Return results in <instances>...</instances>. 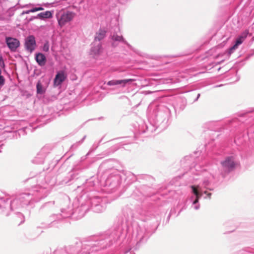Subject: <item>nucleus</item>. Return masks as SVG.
Instances as JSON below:
<instances>
[{"label": "nucleus", "mask_w": 254, "mask_h": 254, "mask_svg": "<svg viewBox=\"0 0 254 254\" xmlns=\"http://www.w3.org/2000/svg\"><path fill=\"white\" fill-rule=\"evenodd\" d=\"M238 48V47H236L234 44L232 47L230 48L228 50L229 54H231L234 52V51Z\"/></svg>", "instance_id": "obj_31"}, {"label": "nucleus", "mask_w": 254, "mask_h": 254, "mask_svg": "<svg viewBox=\"0 0 254 254\" xmlns=\"http://www.w3.org/2000/svg\"><path fill=\"white\" fill-rule=\"evenodd\" d=\"M121 231L122 228L119 227L117 229L110 230L94 243L84 245L78 243L75 246L69 247L68 253L64 250H57L54 254H91L94 251L105 248L117 241L120 237Z\"/></svg>", "instance_id": "obj_3"}, {"label": "nucleus", "mask_w": 254, "mask_h": 254, "mask_svg": "<svg viewBox=\"0 0 254 254\" xmlns=\"http://www.w3.org/2000/svg\"><path fill=\"white\" fill-rule=\"evenodd\" d=\"M86 135H84V136H83V138H82L80 141H79L78 142H77V143H78V144L79 145H80V144H81L83 142V141H84V139L86 138Z\"/></svg>", "instance_id": "obj_36"}, {"label": "nucleus", "mask_w": 254, "mask_h": 254, "mask_svg": "<svg viewBox=\"0 0 254 254\" xmlns=\"http://www.w3.org/2000/svg\"><path fill=\"white\" fill-rule=\"evenodd\" d=\"M111 39L112 41V46L116 47L118 46V43H123L128 47L131 50L133 51L134 52L138 53V51L134 49L129 44H128L123 38L122 35H118L117 33H114L111 35Z\"/></svg>", "instance_id": "obj_13"}, {"label": "nucleus", "mask_w": 254, "mask_h": 254, "mask_svg": "<svg viewBox=\"0 0 254 254\" xmlns=\"http://www.w3.org/2000/svg\"><path fill=\"white\" fill-rule=\"evenodd\" d=\"M5 43L10 51L12 52H16L20 45V41L17 39L11 37L5 38Z\"/></svg>", "instance_id": "obj_15"}, {"label": "nucleus", "mask_w": 254, "mask_h": 254, "mask_svg": "<svg viewBox=\"0 0 254 254\" xmlns=\"http://www.w3.org/2000/svg\"><path fill=\"white\" fill-rule=\"evenodd\" d=\"M76 144H77V146H78V145H79L78 144V143H76V144H73V146L76 145Z\"/></svg>", "instance_id": "obj_44"}, {"label": "nucleus", "mask_w": 254, "mask_h": 254, "mask_svg": "<svg viewBox=\"0 0 254 254\" xmlns=\"http://www.w3.org/2000/svg\"><path fill=\"white\" fill-rule=\"evenodd\" d=\"M49 48H50L49 42L47 40H46L44 42L43 45L42 46L41 49L43 52H48L49 51Z\"/></svg>", "instance_id": "obj_29"}, {"label": "nucleus", "mask_w": 254, "mask_h": 254, "mask_svg": "<svg viewBox=\"0 0 254 254\" xmlns=\"http://www.w3.org/2000/svg\"><path fill=\"white\" fill-rule=\"evenodd\" d=\"M53 17V12L50 11H46L45 12H40L38 13L36 17L34 18H39V19L44 20L47 18H50Z\"/></svg>", "instance_id": "obj_25"}, {"label": "nucleus", "mask_w": 254, "mask_h": 254, "mask_svg": "<svg viewBox=\"0 0 254 254\" xmlns=\"http://www.w3.org/2000/svg\"><path fill=\"white\" fill-rule=\"evenodd\" d=\"M5 65L4 64V61L3 60V58L0 55V66L1 67H4Z\"/></svg>", "instance_id": "obj_33"}, {"label": "nucleus", "mask_w": 254, "mask_h": 254, "mask_svg": "<svg viewBox=\"0 0 254 254\" xmlns=\"http://www.w3.org/2000/svg\"><path fill=\"white\" fill-rule=\"evenodd\" d=\"M122 181V176L118 172L111 173L105 181V187L108 188L109 192H114L120 186Z\"/></svg>", "instance_id": "obj_8"}, {"label": "nucleus", "mask_w": 254, "mask_h": 254, "mask_svg": "<svg viewBox=\"0 0 254 254\" xmlns=\"http://www.w3.org/2000/svg\"><path fill=\"white\" fill-rule=\"evenodd\" d=\"M141 219L142 220V221H146L147 220H148V219H147V218H146V219H142V218H141Z\"/></svg>", "instance_id": "obj_41"}, {"label": "nucleus", "mask_w": 254, "mask_h": 254, "mask_svg": "<svg viewBox=\"0 0 254 254\" xmlns=\"http://www.w3.org/2000/svg\"><path fill=\"white\" fill-rule=\"evenodd\" d=\"M1 74V68H0V74Z\"/></svg>", "instance_id": "obj_47"}, {"label": "nucleus", "mask_w": 254, "mask_h": 254, "mask_svg": "<svg viewBox=\"0 0 254 254\" xmlns=\"http://www.w3.org/2000/svg\"><path fill=\"white\" fill-rule=\"evenodd\" d=\"M92 151H93V150L90 149V150H89V151L88 152V153L86 155V156H85V157H82L81 158V160H83L85 159H86V157H87V156H88V155L90 154V153L91 152H92Z\"/></svg>", "instance_id": "obj_37"}, {"label": "nucleus", "mask_w": 254, "mask_h": 254, "mask_svg": "<svg viewBox=\"0 0 254 254\" xmlns=\"http://www.w3.org/2000/svg\"><path fill=\"white\" fill-rule=\"evenodd\" d=\"M103 51L101 42H93L90 51V55L95 59H98Z\"/></svg>", "instance_id": "obj_12"}, {"label": "nucleus", "mask_w": 254, "mask_h": 254, "mask_svg": "<svg viewBox=\"0 0 254 254\" xmlns=\"http://www.w3.org/2000/svg\"><path fill=\"white\" fill-rule=\"evenodd\" d=\"M239 165L240 162L236 155L228 156L220 162V173L224 178Z\"/></svg>", "instance_id": "obj_6"}, {"label": "nucleus", "mask_w": 254, "mask_h": 254, "mask_svg": "<svg viewBox=\"0 0 254 254\" xmlns=\"http://www.w3.org/2000/svg\"><path fill=\"white\" fill-rule=\"evenodd\" d=\"M87 195H82L79 200L81 202L80 206L76 209L78 211L79 217H83L85 213L91 208L94 212L100 213L105 209L106 198L95 196L86 199Z\"/></svg>", "instance_id": "obj_4"}, {"label": "nucleus", "mask_w": 254, "mask_h": 254, "mask_svg": "<svg viewBox=\"0 0 254 254\" xmlns=\"http://www.w3.org/2000/svg\"><path fill=\"white\" fill-rule=\"evenodd\" d=\"M43 10H44V8L42 6L35 7L32 8V10H33V12Z\"/></svg>", "instance_id": "obj_32"}, {"label": "nucleus", "mask_w": 254, "mask_h": 254, "mask_svg": "<svg viewBox=\"0 0 254 254\" xmlns=\"http://www.w3.org/2000/svg\"><path fill=\"white\" fill-rule=\"evenodd\" d=\"M34 17H36V16H32V17L30 18L29 21H32V20H34V19H39V18H34Z\"/></svg>", "instance_id": "obj_39"}, {"label": "nucleus", "mask_w": 254, "mask_h": 254, "mask_svg": "<svg viewBox=\"0 0 254 254\" xmlns=\"http://www.w3.org/2000/svg\"><path fill=\"white\" fill-rule=\"evenodd\" d=\"M30 12H33V10H32V8L29 9V10H25V11H23L22 13H21V15H24V14H29L30 13Z\"/></svg>", "instance_id": "obj_35"}, {"label": "nucleus", "mask_w": 254, "mask_h": 254, "mask_svg": "<svg viewBox=\"0 0 254 254\" xmlns=\"http://www.w3.org/2000/svg\"><path fill=\"white\" fill-rule=\"evenodd\" d=\"M37 184L32 187L29 192H24L17 196L22 206L31 205L46 197L56 184L55 178L51 174L46 175L44 171L35 176Z\"/></svg>", "instance_id": "obj_2"}, {"label": "nucleus", "mask_w": 254, "mask_h": 254, "mask_svg": "<svg viewBox=\"0 0 254 254\" xmlns=\"http://www.w3.org/2000/svg\"><path fill=\"white\" fill-rule=\"evenodd\" d=\"M57 209L54 201L47 202L43 204L39 209L40 212L42 214L51 213L52 214L41 223V228L44 229L55 227L58 222L64 219L60 213H55Z\"/></svg>", "instance_id": "obj_5"}, {"label": "nucleus", "mask_w": 254, "mask_h": 254, "mask_svg": "<svg viewBox=\"0 0 254 254\" xmlns=\"http://www.w3.org/2000/svg\"><path fill=\"white\" fill-rule=\"evenodd\" d=\"M254 55V49H252L251 50L250 52L249 53V54H248L247 55V57L248 58H251V57L253 56Z\"/></svg>", "instance_id": "obj_34"}, {"label": "nucleus", "mask_w": 254, "mask_h": 254, "mask_svg": "<svg viewBox=\"0 0 254 254\" xmlns=\"http://www.w3.org/2000/svg\"><path fill=\"white\" fill-rule=\"evenodd\" d=\"M248 135H249V131L248 132Z\"/></svg>", "instance_id": "obj_49"}, {"label": "nucleus", "mask_w": 254, "mask_h": 254, "mask_svg": "<svg viewBox=\"0 0 254 254\" xmlns=\"http://www.w3.org/2000/svg\"><path fill=\"white\" fill-rule=\"evenodd\" d=\"M200 165L195 164L190 167L189 172L186 174H194L189 180L190 183H193L194 181L200 180L197 184L190 186L191 189V195L189 199L191 204V208L194 210H198L200 208L199 200L203 196L204 199L211 198L212 193L208 192L207 190H213V189L210 187L213 179V176L205 169L200 170Z\"/></svg>", "instance_id": "obj_1"}, {"label": "nucleus", "mask_w": 254, "mask_h": 254, "mask_svg": "<svg viewBox=\"0 0 254 254\" xmlns=\"http://www.w3.org/2000/svg\"><path fill=\"white\" fill-rule=\"evenodd\" d=\"M53 149L52 144H46L44 146L32 160L33 163L41 164L44 163L45 158Z\"/></svg>", "instance_id": "obj_10"}, {"label": "nucleus", "mask_w": 254, "mask_h": 254, "mask_svg": "<svg viewBox=\"0 0 254 254\" xmlns=\"http://www.w3.org/2000/svg\"><path fill=\"white\" fill-rule=\"evenodd\" d=\"M170 114V110L166 107H164L162 110L160 109L159 111L158 112L156 115L157 120L158 122L162 121V123H164L166 125L168 121Z\"/></svg>", "instance_id": "obj_14"}, {"label": "nucleus", "mask_w": 254, "mask_h": 254, "mask_svg": "<svg viewBox=\"0 0 254 254\" xmlns=\"http://www.w3.org/2000/svg\"><path fill=\"white\" fill-rule=\"evenodd\" d=\"M2 146H3V144H0V148H1V147H2Z\"/></svg>", "instance_id": "obj_46"}, {"label": "nucleus", "mask_w": 254, "mask_h": 254, "mask_svg": "<svg viewBox=\"0 0 254 254\" xmlns=\"http://www.w3.org/2000/svg\"><path fill=\"white\" fill-rule=\"evenodd\" d=\"M74 14L72 12L68 11L63 14L58 19L59 24L62 27L67 22L70 21L73 18Z\"/></svg>", "instance_id": "obj_16"}, {"label": "nucleus", "mask_w": 254, "mask_h": 254, "mask_svg": "<svg viewBox=\"0 0 254 254\" xmlns=\"http://www.w3.org/2000/svg\"><path fill=\"white\" fill-rule=\"evenodd\" d=\"M1 149H0V152H1Z\"/></svg>", "instance_id": "obj_50"}, {"label": "nucleus", "mask_w": 254, "mask_h": 254, "mask_svg": "<svg viewBox=\"0 0 254 254\" xmlns=\"http://www.w3.org/2000/svg\"><path fill=\"white\" fill-rule=\"evenodd\" d=\"M200 94L198 93L197 95V97H196V98L194 100L193 102L197 101L198 100V99H199V98L200 97Z\"/></svg>", "instance_id": "obj_38"}, {"label": "nucleus", "mask_w": 254, "mask_h": 254, "mask_svg": "<svg viewBox=\"0 0 254 254\" xmlns=\"http://www.w3.org/2000/svg\"><path fill=\"white\" fill-rule=\"evenodd\" d=\"M5 83V78L4 77L1 75V74H0V86H2Z\"/></svg>", "instance_id": "obj_30"}, {"label": "nucleus", "mask_w": 254, "mask_h": 254, "mask_svg": "<svg viewBox=\"0 0 254 254\" xmlns=\"http://www.w3.org/2000/svg\"><path fill=\"white\" fill-rule=\"evenodd\" d=\"M79 200H77L74 202L73 204L71 205L69 204L68 202V199L67 200L66 203L67 205L65 206H63L60 209V214L62 215L64 219L68 218L71 217L72 215L77 214L76 217L80 218L81 217H79L78 211H76V209L79 207H76L74 208L73 207L76 205V203H78Z\"/></svg>", "instance_id": "obj_9"}, {"label": "nucleus", "mask_w": 254, "mask_h": 254, "mask_svg": "<svg viewBox=\"0 0 254 254\" xmlns=\"http://www.w3.org/2000/svg\"><path fill=\"white\" fill-rule=\"evenodd\" d=\"M106 31L102 29H100L99 31L96 33L93 42H101L106 36Z\"/></svg>", "instance_id": "obj_24"}, {"label": "nucleus", "mask_w": 254, "mask_h": 254, "mask_svg": "<svg viewBox=\"0 0 254 254\" xmlns=\"http://www.w3.org/2000/svg\"><path fill=\"white\" fill-rule=\"evenodd\" d=\"M66 78V75L63 70L59 71L57 72L54 80V84L55 86H58Z\"/></svg>", "instance_id": "obj_18"}, {"label": "nucleus", "mask_w": 254, "mask_h": 254, "mask_svg": "<svg viewBox=\"0 0 254 254\" xmlns=\"http://www.w3.org/2000/svg\"><path fill=\"white\" fill-rule=\"evenodd\" d=\"M150 235V231L146 229L144 224L137 225L135 230L133 231V236L135 237L136 244V247L130 248L126 251L125 254H127L130 252V253L137 249V247L141 243L145 242L149 236Z\"/></svg>", "instance_id": "obj_7"}, {"label": "nucleus", "mask_w": 254, "mask_h": 254, "mask_svg": "<svg viewBox=\"0 0 254 254\" xmlns=\"http://www.w3.org/2000/svg\"><path fill=\"white\" fill-rule=\"evenodd\" d=\"M228 233L227 232H224V234H227Z\"/></svg>", "instance_id": "obj_48"}, {"label": "nucleus", "mask_w": 254, "mask_h": 254, "mask_svg": "<svg viewBox=\"0 0 254 254\" xmlns=\"http://www.w3.org/2000/svg\"><path fill=\"white\" fill-rule=\"evenodd\" d=\"M10 207L11 210H15L23 206L17 196L15 198L10 201Z\"/></svg>", "instance_id": "obj_23"}, {"label": "nucleus", "mask_w": 254, "mask_h": 254, "mask_svg": "<svg viewBox=\"0 0 254 254\" xmlns=\"http://www.w3.org/2000/svg\"><path fill=\"white\" fill-rule=\"evenodd\" d=\"M149 126L145 124L144 122H142L141 124V128L139 129V132L141 133H144L146 131H150V132L153 131L156 129L151 128V125Z\"/></svg>", "instance_id": "obj_26"}, {"label": "nucleus", "mask_w": 254, "mask_h": 254, "mask_svg": "<svg viewBox=\"0 0 254 254\" xmlns=\"http://www.w3.org/2000/svg\"><path fill=\"white\" fill-rule=\"evenodd\" d=\"M187 105V100L184 98H178L176 103L174 105V108L176 111L177 110H183Z\"/></svg>", "instance_id": "obj_20"}, {"label": "nucleus", "mask_w": 254, "mask_h": 254, "mask_svg": "<svg viewBox=\"0 0 254 254\" xmlns=\"http://www.w3.org/2000/svg\"><path fill=\"white\" fill-rule=\"evenodd\" d=\"M76 144H77V146H78V145H79L78 144V143H76V144H73V146L76 145Z\"/></svg>", "instance_id": "obj_45"}, {"label": "nucleus", "mask_w": 254, "mask_h": 254, "mask_svg": "<svg viewBox=\"0 0 254 254\" xmlns=\"http://www.w3.org/2000/svg\"><path fill=\"white\" fill-rule=\"evenodd\" d=\"M133 80L131 79H125L122 80H112L109 81L107 84L109 86L120 85L124 87L127 84L131 82Z\"/></svg>", "instance_id": "obj_19"}, {"label": "nucleus", "mask_w": 254, "mask_h": 254, "mask_svg": "<svg viewBox=\"0 0 254 254\" xmlns=\"http://www.w3.org/2000/svg\"><path fill=\"white\" fill-rule=\"evenodd\" d=\"M234 230H232L231 231H230L228 233H231V232H232L233 231H234Z\"/></svg>", "instance_id": "obj_43"}, {"label": "nucleus", "mask_w": 254, "mask_h": 254, "mask_svg": "<svg viewBox=\"0 0 254 254\" xmlns=\"http://www.w3.org/2000/svg\"><path fill=\"white\" fill-rule=\"evenodd\" d=\"M18 215L19 216H22L23 217V215L19 212H18Z\"/></svg>", "instance_id": "obj_40"}, {"label": "nucleus", "mask_w": 254, "mask_h": 254, "mask_svg": "<svg viewBox=\"0 0 254 254\" xmlns=\"http://www.w3.org/2000/svg\"><path fill=\"white\" fill-rule=\"evenodd\" d=\"M82 171L79 167L74 168L70 173V180H73L77 178V175Z\"/></svg>", "instance_id": "obj_28"}, {"label": "nucleus", "mask_w": 254, "mask_h": 254, "mask_svg": "<svg viewBox=\"0 0 254 254\" xmlns=\"http://www.w3.org/2000/svg\"><path fill=\"white\" fill-rule=\"evenodd\" d=\"M24 47L25 51L32 53L37 47L36 39L34 35H30L25 38Z\"/></svg>", "instance_id": "obj_11"}, {"label": "nucleus", "mask_w": 254, "mask_h": 254, "mask_svg": "<svg viewBox=\"0 0 254 254\" xmlns=\"http://www.w3.org/2000/svg\"><path fill=\"white\" fill-rule=\"evenodd\" d=\"M36 90L38 94L42 95L46 92V88L43 86L40 81H38L36 84Z\"/></svg>", "instance_id": "obj_27"}, {"label": "nucleus", "mask_w": 254, "mask_h": 254, "mask_svg": "<svg viewBox=\"0 0 254 254\" xmlns=\"http://www.w3.org/2000/svg\"><path fill=\"white\" fill-rule=\"evenodd\" d=\"M249 34V31L248 29H246L242 32L241 34L238 36L235 41V46L238 47L240 45H241L245 40V39L247 37Z\"/></svg>", "instance_id": "obj_22"}, {"label": "nucleus", "mask_w": 254, "mask_h": 254, "mask_svg": "<svg viewBox=\"0 0 254 254\" xmlns=\"http://www.w3.org/2000/svg\"><path fill=\"white\" fill-rule=\"evenodd\" d=\"M173 213V210H171V211H170V215H172Z\"/></svg>", "instance_id": "obj_42"}, {"label": "nucleus", "mask_w": 254, "mask_h": 254, "mask_svg": "<svg viewBox=\"0 0 254 254\" xmlns=\"http://www.w3.org/2000/svg\"><path fill=\"white\" fill-rule=\"evenodd\" d=\"M123 215L121 223H127L131 221L133 217L132 210L128 207L125 208L123 210Z\"/></svg>", "instance_id": "obj_17"}, {"label": "nucleus", "mask_w": 254, "mask_h": 254, "mask_svg": "<svg viewBox=\"0 0 254 254\" xmlns=\"http://www.w3.org/2000/svg\"><path fill=\"white\" fill-rule=\"evenodd\" d=\"M35 60L40 66H44L46 63L47 59L45 55L42 53H37L35 55Z\"/></svg>", "instance_id": "obj_21"}]
</instances>
